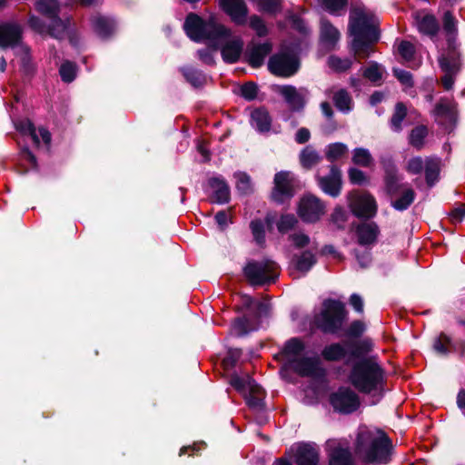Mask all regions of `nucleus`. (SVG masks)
I'll use <instances>...</instances> for the list:
<instances>
[{
    "label": "nucleus",
    "instance_id": "nucleus-6",
    "mask_svg": "<svg viewBox=\"0 0 465 465\" xmlns=\"http://www.w3.org/2000/svg\"><path fill=\"white\" fill-rule=\"evenodd\" d=\"M347 312L342 302L335 300H326L322 311L316 318L318 327L324 332L338 331L346 319Z\"/></svg>",
    "mask_w": 465,
    "mask_h": 465
},
{
    "label": "nucleus",
    "instance_id": "nucleus-24",
    "mask_svg": "<svg viewBox=\"0 0 465 465\" xmlns=\"http://www.w3.org/2000/svg\"><path fill=\"white\" fill-rule=\"evenodd\" d=\"M272 49V45L269 42L250 45L245 54L247 62L252 67H260Z\"/></svg>",
    "mask_w": 465,
    "mask_h": 465
},
{
    "label": "nucleus",
    "instance_id": "nucleus-16",
    "mask_svg": "<svg viewBox=\"0 0 465 465\" xmlns=\"http://www.w3.org/2000/svg\"><path fill=\"white\" fill-rule=\"evenodd\" d=\"M350 206L354 215L371 218L376 214L377 204L374 197L368 193H353L350 197Z\"/></svg>",
    "mask_w": 465,
    "mask_h": 465
},
{
    "label": "nucleus",
    "instance_id": "nucleus-8",
    "mask_svg": "<svg viewBox=\"0 0 465 465\" xmlns=\"http://www.w3.org/2000/svg\"><path fill=\"white\" fill-rule=\"evenodd\" d=\"M48 19L50 20V23L46 25L38 16L31 15L28 19V25L33 31L41 35H49L56 39H62L70 28V17H60L59 15H54Z\"/></svg>",
    "mask_w": 465,
    "mask_h": 465
},
{
    "label": "nucleus",
    "instance_id": "nucleus-19",
    "mask_svg": "<svg viewBox=\"0 0 465 465\" xmlns=\"http://www.w3.org/2000/svg\"><path fill=\"white\" fill-rule=\"evenodd\" d=\"M329 465H354L349 447L336 440L327 441Z\"/></svg>",
    "mask_w": 465,
    "mask_h": 465
},
{
    "label": "nucleus",
    "instance_id": "nucleus-58",
    "mask_svg": "<svg viewBox=\"0 0 465 465\" xmlns=\"http://www.w3.org/2000/svg\"><path fill=\"white\" fill-rule=\"evenodd\" d=\"M395 77L404 85L411 87L413 84L412 75L410 72L395 68L393 69Z\"/></svg>",
    "mask_w": 465,
    "mask_h": 465
},
{
    "label": "nucleus",
    "instance_id": "nucleus-44",
    "mask_svg": "<svg viewBox=\"0 0 465 465\" xmlns=\"http://www.w3.org/2000/svg\"><path fill=\"white\" fill-rule=\"evenodd\" d=\"M234 177L236 179V188L241 193L247 194L252 192V182L247 173L239 172L234 174Z\"/></svg>",
    "mask_w": 465,
    "mask_h": 465
},
{
    "label": "nucleus",
    "instance_id": "nucleus-10",
    "mask_svg": "<svg viewBox=\"0 0 465 465\" xmlns=\"http://www.w3.org/2000/svg\"><path fill=\"white\" fill-rule=\"evenodd\" d=\"M242 307L248 310H255L253 320L247 316L239 318L233 322V331L237 335H243L250 331H255L259 328V322L257 314H266L268 312V305L253 300L249 295L242 297Z\"/></svg>",
    "mask_w": 465,
    "mask_h": 465
},
{
    "label": "nucleus",
    "instance_id": "nucleus-41",
    "mask_svg": "<svg viewBox=\"0 0 465 465\" xmlns=\"http://www.w3.org/2000/svg\"><path fill=\"white\" fill-rule=\"evenodd\" d=\"M415 193L412 189L407 188L402 192L401 197L391 203L394 209L398 211L406 210L414 201Z\"/></svg>",
    "mask_w": 465,
    "mask_h": 465
},
{
    "label": "nucleus",
    "instance_id": "nucleus-54",
    "mask_svg": "<svg viewBox=\"0 0 465 465\" xmlns=\"http://www.w3.org/2000/svg\"><path fill=\"white\" fill-rule=\"evenodd\" d=\"M289 241L297 249L304 248L310 245L311 242L310 237L302 232H295L290 234Z\"/></svg>",
    "mask_w": 465,
    "mask_h": 465
},
{
    "label": "nucleus",
    "instance_id": "nucleus-51",
    "mask_svg": "<svg viewBox=\"0 0 465 465\" xmlns=\"http://www.w3.org/2000/svg\"><path fill=\"white\" fill-rule=\"evenodd\" d=\"M253 238L259 245H262L265 241L264 225L261 220H253L250 224Z\"/></svg>",
    "mask_w": 465,
    "mask_h": 465
},
{
    "label": "nucleus",
    "instance_id": "nucleus-22",
    "mask_svg": "<svg viewBox=\"0 0 465 465\" xmlns=\"http://www.w3.org/2000/svg\"><path fill=\"white\" fill-rule=\"evenodd\" d=\"M279 93L292 110L300 111L304 107L305 99L308 96V91L306 89H297L292 85H283L280 87Z\"/></svg>",
    "mask_w": 465,
    "mask_h": 465
},
{
    "label": "nucleus",
    "instance_id": "nucleus-15",
    "mask_svg": "<svg viewBox=\"0 0 465 465\" xmlns=\"http://www.w3.org/2000/svg\"><path fill=\"white\" fill-rule=\"evenodd\" d=\"M297 213L302 221L315 223L324 214L325 205L313 195H304L299 202Z\"/></svg>",
    "mask_w": 465,
    "mask_h": 465
},
{
    "label": "nucleus",
    "instance_id": "nucleus-12",
    "mask_svg": "<svg viewBox=\"0 0 465 465\" xmlns=\"http://www.w3.org/2000/svg\"><path fill=\"white\" fill-rule=\"evenodd\" d=\"M268 68L275 75L288 77L298 71L299 61L293 54L281 51L269 59Z\"/></svg>",
    "mask_w": 465,
    "mask_h": 465
},
{
    "label": "nucleus",
    "instance_id": "nucleus-61",
    "mask_svg": "<svg viewBox=\"0 0 465 465\" xmlns=\"http://www.w3.org/2000/svg\"><path fill=\"white\" fill-rule=\"evenodd\" d=\"M322 4L330 13H336L345 6L346 0H322Z\"/></svg>",
    "mask_w": 465,
    "mask_h": 465
},
{
    "label": "nucleus",
    "instance_id": "nucleus-3",
    "mask_svg": "<svg viewBox=\"0 0 465 465\" xmlns=\"http://www.w3.org/2000/svg\"><path fill=\"white\" fill-rule=\"evenodd\" d=\"M377 18L365 8H355L350 15V32L353 36L352 49L361 58L369 55L370 45L378 40Z\"/></svg>",
    "mask_w": 465,
    "mask_h": 465
},
{
    "label": "nucleus",
    "instance_id": "nucleus-40",
    "mask_svg": "<svg viewBox=\"0 0 465 465\" xmlns=\"http://www.w3.org/2000/svg\"><path fill=\"white\" fill-rule=\"evenodd\" d=\"M363 76L375 84H379L383 74V68L377 63L370 64L362 70Z\"/></svg>",
    "mask_w": 465,
    "mask_h": 465
},
{
    "label": "nucleus",
    "instance_id": "nucleus-34",
    "mask_svg": "<svg viewBox=\"0 0 465 465\" xmlns=\"http://www.w3.org/2000/svg\"><path fill=\"white\" fill-rule=\"evenodd\" d=\"M321 37L322 41L328 45H334L340 38L339 31L328 21L322 20L321 23Z\"/></svg>",
    "mask_w": 465,
    "mask_h": 465
},
{
    "label": "nucleus",
    "instance_id": "nucleus-55",
    "mask_svg": "<svg viewBox=\"0 0 465 465\" xmlns=\"http://www.w3.org/2000/svg\"><path fill=\"white\" fill-rule=\"evenodd\" d=\"M424 165L425 161L420 156H415L407 162L406 170L411 174H419L423 170Z\"/></svg>",
    "mask_w": 465,
    "mask_h": 465
},
{
    "label": "nucleus",
    "instance_id": "nucleus-5",
    "mask_svg": "<svg viewBox=\"0 0 465 465\" xmlns=\"http://www.w3.org/2000/svg\"><path fill=\"white\" fill-rule=\"evenodd\" d=\"M282 354L286 365L301 376L319 377L323 374L319 358L308 356L305 345L299 338H292L286 341Z\"/></svg>",
    "mask_w": 465,
    "mask_h": 465
},
{
    "label": "nucleus",
    "instance_id": "nucleus-53",
    "mask_svg": "<svg viewBox=\"0 0 465 465\" xmlns=\"http://www.w3.org/2000/svg\"><path fill=\"white\" fill-rule=\"evenodd\" d=\"M250 27L255 31L258 36H265L268 34L267 26L264 21L258 15H252L249 18Z\"/></svg>",
    "mask_w": 465,
    "mask_h": 465
},
{
    "label": "nucleus",
    "instance_id": "nucleus-35",
    "mask_svg": "<svg viewBox=\"0 0 465 465\" xmlns=\"http://www.w3.org/2000/svg\"><path fill=\"white\" fill-rule=\"evenodd\" d=\"M417 25L420 33L429 35H434L439 28L435 17L430 15L417 16Z\"/></svg>",
    "mask_w": 465,
    "mask_h": 465
},
{
    "label": "nucleus",
    "instance_id": "nucleus-36",
    "mask_svg": "<svg viewBox=\"0 0 465 465\" xmlns=\"http://www.w3.org/2000/svg\"><path fill=\"white\" fill-rule=\"evenodd\" d=\"M320 160V154L311 146L305 147L300 153L301 164L305 169L312 168Z\"/></svg>",
    "mask_w": 465,
    "mask_h": 465
},
{
    "label": "nucleus",
    "instance_id": "nucleus-1",
    "mask_svg": "<svg viewBox=\"0 0 465 465\" xmlns=\"http://www.w3.org/2000/svg\"><path fill=\"white\" fill-rule=\"evenodd\" d=\"M183 28L190 39L194 42L210 40L221 43V54L224 62L236 63L243 50V40L239 35H232L230 28L219 24L214 16L204 21L196 14L187 15Z\"/></svg>",
    "mask_w": 465,
    "mask_h": 465
},
{
    "label": "nucleus",
    "instance_id": "nucleus-48",
    "mask_svg": "<svg viewBox=\"0 0 465 465\" xmlns=\"http://www.w3.org/2000/svg\"><path fill=\"white\" fill-rule=\"evenodd\" d=\"M351 64L352 62L349 58L342 59L338 56L332 55L330 56L328 59L329 66L336 72H343L348 70L351 67Z\"/></svg>",
    "mask_w": 465,
    "mask_h": 465
},
{
    "label": "nucleus",
    "instance_id": "nucleus-52",
    "mask_svg": "<svg viewBox=\"0 0 465 465\" xmlns=\"http://www.w3.org/2000/svg\"><path fill=\"white\" fill-rule=\"evenodd\" d=\"M258 9L266 13H276L281 10L282 0H256Z\"/></svg>",
    "mask_w": 465,
    "mask_h": 465
},
{
    "label": "nucleus",
    "instance_id": "nucleus-2",
    "mask_svg": "<svg viewBox=\"0 0 465 465\" xmlns=\"http://www.w3.org/2000/svg\"><path fill=\"white\" fill-rule=\"evenodd\" d=\"M349 382L361 393L370 395L377 403L384 394L385 372L372 358L356 361L348 376Z\"/></svg>",
    "mask_w": 465,
    "mask_h": 465
},
{
    "label": "nucleus",
    "instance_id": "nucleus-29",
    "mask_svg": "<svg viewBox=\"0 0 465 465\" xmlns=\"http://www.w3.org/2000/svg\"><path fill=\"white\" fill-rule=\"evenodd\" d=\"M93 28L103 38L109 36L114 30V22L104 16L94 15L92 18Z\"/></svg>",
    "mask_w": 465,
    "mask_h": 465
},
{
    "label": "nucleus",
    "instance_id": "nucleus-38",
    "mask_svg": "<svg viewBox=\"0 0 465 465\" xmlns=\"http://www.w3.org/2000/svg\"><path fill=\"white\" fill-rule=\"evenodd\" d=\"M346 354L345 348L340 343H333L326 346L322 355L327 361H338L342 359Z\"/></svg>",
    "mask_w": 465,
    "mask_h": 465
},
{
    "label": "nucleus",
    "instance_id": "nucleus-62",
    "mask_svg": "<svg viewBox=\"0 0 465 465\" xmlns=\"http://www.w3.org/2000/svg\"><path fill=\"white\" fill-rule=\"evenodd\" d=\"M365 331V325L361 321H354L347 330V334L351 337H358Z\"/></svg>",
    "mask_w": 465,
    "mask_h": 465
},
{
    "label": "nucleus",
    "instance_id": "nucleus-20",
    "mask_svg": "<svg viewBox=\"0 0 465 465\" xmlns=\"http://www.w3.org/2000/svg\"><path fill=\"white\" fill-rule=\"evenodd\" d=\"M22 39V26L17 22L0 23V47H15Z\"/></svg>",
    "mask_w": 465,
    "mask_h": 465
},
{
    "label": "nucleus",
    "instance_id": "nucleus-21",
    "mask_svg": "<svg viewBox=\"0 0 465 465\" xmlns=\"http://www.w3.org/2000/svg\"><path fill=\"white\" fill-rule=\"evenodd\" d=\"M318 184L326 194L332 197L338 196L341 190V173L340 169L331 165L327 175L318 176Z\"/></svg>",
    "mask_w": 465,
    "mask_h": 465
},
{
    "label": "nucleus",
    "instance_id": "nucleus-57",
    "mask_svg": "<svg viewBox=\"0 0 465 465\" xmlns=\"http://www.w3.org/2000/svg\"><path fill=\"white\" fill-rule=\"evenodd\" d=\"M399 179L395 173H388L385 177L386 191L389 194L393 195L398 192Z\"/></svg>",
    "mask_w": 465,
    "mask_h": 465
},
{
    "label": "nucleus",
    "instance_id": "nucleus-32",
    "mask_svg": "<svg viewBox=\"0 0 465 465\" xmlns=\"http://www.w3.org/2000/svg\"><path fill=\"white\" fill-rule=\"evenodd\" d=\"M407 115V107L403 103H397L390 120V127L395 133L402 130V123Z\"/></svg>",
    "mask_w": 465,
    "mask_h": 465
},
{
    "label": "nucleus",
    "instance_id": "nucleus-39",
    "mask_svg": "<svg viewBox=\"0 0 465 465\" xmlns=\"http://www.w3.org/2000/svg\"><path fill=\"white\" fill-rule=\"evenodd\" d=\"M352 162L362 167H370L373 163V157L365 148H355L352 153Z\"/></svg>",
    "mask_w": 465,
    "mask_h": 465
},
{
    "label": "nucleus",
    "instance_id": "nucleus-56",
    "mask_svg": "<svg viewBox=\"0 0 465 465\" xmlns=\"http://www.w3.org/2000/svg\"><path fill=\"white\" fill-rule=\"evenodd\" d=\"M348 175L350 182L354 184H364L368 182L367 176L365 173L357 168H350L348 171Z\"/></svg>",
    "mask_w": 465,
    "mask_h": 465
},
{
    "label": "nucleus",
    "instance_id": "nucleus-18",
    "mask_svg": "<svg viewBox=\"0 0 465 465\" xmlns=\"http://www.w3.org/2000/svg\"><path fill=\"white\" fill-rule=\"evenodd\" d=\"M221 8L229 15L232 22L243 25L248 20V7L243 0H218Z\"/></svg>",
    "mask_w": 465,
    "mask_h": 465
},
{
    "label": "nucleus",
    "instance_id": "nucleus-11",
    "mask_svg": "<svg viewBox=\"0 0 465 465\" xmlns=\"http://www.w3.org/2000/svg\"><path fill=\"white\" fill-rule=\"evenodd\" d=\"M230 383L243 395L250 407L257 408L262 405L263 391L248 374L232 375Z\"/></svg>",
    "mask_w": 465,
    "mask_h": 465
},
{
    "label": "nucleus",
    "instance_id": "nucleus-42",
    "mask_svg": "<svg viewBox=\"0 0 465 465\" xmlns=\"http://www.w3.org/2000/svg\"><path fill=\"white\" fill-rule=\"evenodd\" d=\"M15 126L17 131L24 134H29L35 143H39L38 135L33 124L27 120H18L15 122Z\"/></svg>",
    "mask_w": 465,
    "mask_h": 465
},
{
    "label": "nucleus",
    "instance_id": "nucleus-37",
    "mask_svg": "<svg viewBox=\"0 0 465 465\" xmlns=\"http://www.w3.org/2000/svg\"><path fill=\"white\" fill-rule=\"evenodd\" d=\"M428 134V129L425 125H419L413 128L409 136V143L417 149H421L424 144V139Z\"/></svg>",
    "mask_w": 465,
    "mask_h": 465
},
{
    "label": "nucleus",
    "instance_id": "nucleus-25",
    "mask_svg": "<svg viewBox=\"0 0 465 465\" xmlns=\"http://www.w3.org/2000/svg\"><path fill=\"white\" fill-rule=\"evenodd\" d=\"M212 190V201L217 203H226L230 200V188L220 176L212 177L208 181Z\"/></svg>",
    "mask_w": 465,
    "mask_h": 465
},
{
    "label": "nucleus",
    "instance_id": "nucleus-43",
    "mask_svg": "<svg viewBox=\"0 0 465 465\" xmlns=\"http://www.w3.org/2000/svg\"><path fill=\"white\" fill-rule=\"evenodd\" d=\"M183 74L186 80L190 82L193 86H201L205 81L204 74L192 67L183 68Z\"/></svg>",
    "mask_w": 465,
    "mask_h": 465
},
{
    "label": "nucleus",
    "instance_id": "nucleus-27",
    "mask_svg": "<svg viewBox=\"0 0 465 465\" xmlns=\"http://www.w3.org/2000/svg\"><path fill=\"white\" fill-rule=\"evenodd\" d=\"M271 116L265 109L258 108L252 112L251 124L259 133H268L271 128Z\"/></svg>",
    "mask_w": 465,
    "mask_h": 465
},
{
    "label": "nucleus",
    "instance_id": "nucleus-45",
    "mask_svg": "<svg viewBox=\"0 0 465 465\" xmlns=\"http://www.w3.org/2000/svg\"><path fill=\"white\" fill-rule=\"evenodd\" d=\"M434 350L440 354H447L453 349L451 339L446 334H440L434 342Z\"/></svg>",
    "mask_w": 465,
    "mask_h": 465
},
{
    "label": "nucleus",
    "instance_id": "nucleus-4",
    "mask_svg": "<svg viewBox=\"0 0 465 465\" xmlns=\"http://www.w3.org/2000/svg\"><path fill=\"white\" fill-rule=\"evenodd\" d=\"M391 442L381 430L361 429L356 441V452L366 462L387 463L391 459Z\"/></svg>",
    "mask_w": 465,
    "mask_h": 465
},
{
    "label": "nucleus",
    "instance_id": "nucleus-28",
    "mask_svg": "<svg viewBox=\"0 0 465 465\" xmlns=\"http://www.w3.org/2000/svg\"><path fill=\"white\" fill-rule=\"evenodd\" d=\"M378 226L373 223H362L357 228L358 242L361 245L372 244L378 236Z\"/></svg>",
    "mask_w": 465,
    "mask_h": 465
},
{
    "label": "nucleus",
    "instance_id": "nucleus-17",
    "mask_svg": "<svg viewBox=\"0 0 465 465\" xmlns=\"http://www.w3.org/2000/svg\"><path fill=\"white\" fill-rule=\"evenodd\" d=\"M435 121L447 131H450L456 121L455 104L446 99H440L433 110Z\"/></svg>",
    "mask_w": 465,
    "mask_h": 465
},
{
    "label": "nucleus",
    "instance_id": "nucleus-49",
    "mask_svg": "<svg viewBox=\"0 0 465 465\" xmlns=\"http://www.w3.org/2000/svg\"><path fill=\"white\" fill-rule=\"evenodd\" d=\"M398 53L405 62L410 63L414 58L415 47L408 41H401L398 45Z\"/></svg>",
    "mask_w": 465,
    "mask_h": 465
},
{
    "label": "nucleus",
    "instance_id": "nucleus-7",
    "mask_svg": "<svg viewBox=\"0 0 465 465\" xmlns=\"http://www.w3.org/2000/svg\"><path fill=\"white\" fill-rule=\"evenodd\" d=\"M438 62L444 73L441 78L442 85L446 90H450L461 68L460 54L454 40H448V48L440 54Z\"/></svg>",
    "mask_w": 465,
    "mask_h": 465
},
{
    "label": "nucleus",
    "instance_id": "nucleus-47",
    "mask_svg": "<svg viewBox=\"0 0 465 465\" xmlns=\"http://www.w3.org/2000/svg\"><path fill=\"white\" fill-rule=\"evenodd\" d=\"M59 73L64 82L70 83L75 78L76 66L74 63L66 61L61 64Z\"/></svg>",
    "mask_w": 465,
    "mask_h": 465
},
{
    "label": "nucleus",
    "instance_id": "nucleus-26",
    "mask_svg": "<svg viewBox=\"0 0 465 465\" xmlns=\"http://www.w3.org/2000/svg\"><path fill=\"white\" fill-rule=\"evenodd\" d=\"M316 251L317 246H313L311 247L310 250L302 252L301 254L294 255L292 260L294 269L302 273L309 272L317 262L315 255Z\"/></svg>",
    "mask_w": 465,
    "mask_h": 465
},
{
    "label": "nucleus",
    "instance_id": "nucleus-30",
    "mask_svg": "<svg viewBox=\"0 0 465 465\" xmlns=\"http://www.w3.org/2000/svg\"><path fill=\"white\" fill-rule=\"evenodd\" d=\"M440 160L437 157H428L425 159V177L429 186H432L439 179Z\"/></svg>",
    "mask_w": 465,
    "mask_h": 465
},
{
    "label": "nucleus",
    "instance_id": "nucleus-13",
    "mask_svg": "<svg viewBox=\"0 0 465 465\" xmlns=\"http://www.w3.org/2000/svg\"><path fill=\"white\" fill-rule=\"evenodd\" d=\"M333 409L342 414L357 411L361 405L358 394L349 388H341L330 397Z\"/></svg>",
    "mask_w": 465,
    "mask_h": 465
},
{
    "label": "nucleus",
    "instance_id": "nucleus-9",
    "mask_svg": "<svg viewBox=\"0 0 465 465\" xmlns=\"http://www.w3.org/2000/svg\"><path fill=\"white\" fill-rule=\"evenodd\" d=\"M244 275L252 285L265 284L276 279L278 268L276 263L270 260L250 262L244 267Z\"/></svg>",
    "mask_w": 465,
    "mask_h": 465
},
{
    "label": "nucleus",
    "instance_id": "nucleus-46",
    "mask_svg": "<svg viewBox=\"0 0 465 465\" xmlns=\"http://www.w3.org/2000/svg\"><path fill=\"white\" fill-rule=\"evenodd\" d=\"M348 147L346 144L341 143H335L330 144L326 149V157L329 161H335L341 158L346 152Z\"/></svg>",
    "mask_w": 465,
    "mask_h": 465
},
{
    "label": "nucleus",
    "instance_id": "nucleus-31",
    "mask_svg": "<svg viewBox=\"0 0 465 465\" xmlns=\"http://www.w3.org/2000/svg\"><path fill=\"white\" fill-rule=\"evenodd\" d=\"M35 10L46 18L59 15L60 5L57 0H37L35 4Z\"/></svg>",
    "mask_w": 465,
    "mask_h": 465
},
{
    "label": "nucleus",
    "instance_id": "nucleus-59",
    "mask_svg": "<svg viewBox=\"0 0 465 465\" xmlns=\"http://www.w3.org/2000/svg\"><path fill=\"white\" fill-rule=\"evenodd\" d=\"M443 27L447 34L450 35V36L456 33V21L450 12L444 15Z\"/></svg>",
    "mask_w": 465,
    "mask_h": 465
},
{
    "label": "nucleus",
    "instance_id": "nucleus-50",
    "mask_svg": "<svg viewBox=\"0 0 465 465\" xmlns=\"http://www.w3.org/2000/svg\"><path fill=\"white\" fill-rule=\"evenodd\" d=\"M298 223V220L293 214L282 215L279 222L277 223L278 231L282 233H285L292 230Z\"/></svg>",
    "mask_w": 465,
    "mask_h": 465
},
{
    "label": "nucleus",
    "instance_id": "nucleus-63",
    "mask_svg": "<svg viewBox=\"0 0 465 465\" xmlns=\"http://www.w3.org/2000/svg\"><path fill=\"white\" fill-rule=\"evenodd\" d=\"M198 56L202 62L206 64H213L214 58L210 49H203L198 51Z\"/></svg>",
    "mask_w": 465,
    "mask_h": 465
},
{
    "label": "nucleus",
    "instance_id": "nucleus-23",
    "mask_svg": "<svg viewBox=\"0 0 465 465\" xmlns=\"http://www.w3.org/2000/svg\"><path fill=\"white\" fill-rule=\"evenodd\" d=\"M295 462L297 465L319 464V451L315 444L301 443L295 449Z\"/></svg>",
    "mask_w": 465,
    "mask_h": 465
},
{
    "label": "nucleus",
    "instance_id": "nucleus-60",
    "mask_svg": "<svg viewBox=\"0 0 465 465\" xmlns=\"http://www.w3.org/2000/svg\"><path fill=\"white\" fill-rule=\"evenodd\" d=\"M257 86L253 83H247L241 88L242 95L247 100H252L257 95Z\"/></svg>",
    "mask_w": 465,
    "mask_h": 465
},
{
    "label": "nucleus",
    "instance_id": "nucleus-33",
    "mask_svg": "<svg viewBox=\"0 0 465 465\" xmlns=\"http://www.w3.org/2000/svg\"><path fill=\"white\" fill-rule=\"evenodd\" d=\"M333 102L336 108L344 114H347L352 110V99L350 94L344 89H341L334 94Z\"/></svg>",
    "mask_w": 465,
    "mask_h": 465
},
{
    "label": "nucleus",
    "instance_id": "nucleus-64",
    "mask_svg": "<svg viewBox=\"0 0 465 465\" xmlns=\"http://www.w3.org/2000/svg\"><path fill=\"white\" fill-rule=\"evenodd\" d=\"M292 25L295 30H297L300 33H307V26L304 21L296 15L292 16Z\"/></svg>",
    "mask_w": 465,
    "mask_h": 465
},
{
    "label": "nucleus",
    "instance_id": "nucleus-14",
    "mask_svg": "<svg viewBox=\"0 0 465 465\" xmlns=\"http://www.w3.org/2000/svg\"><path fill=\"white\" fill-rule=\"evenodd\" d=\"M296 180L291 172H279L274 176V187L272 198L278 203H283L294 194Z\"/></svg>",
    "mask_w": 465,
    "mask_h": 465
}]
</instances>
